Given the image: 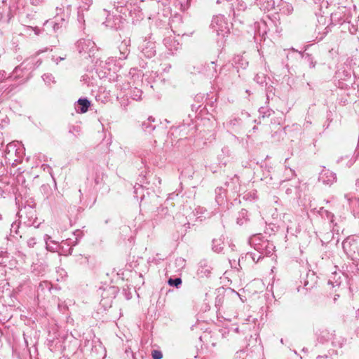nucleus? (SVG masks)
<instances>
[{"instance_id":"3","label":"nucleus","mask_w":359,"mask_h":359,"mask_svg":"<svg viewBox=\"0 0 359 359\" xmlns=\"http://www.w3.org/2000/svg\"><path fill=\"white\" fill-rule=\"evenodd\" d=\"M162 357H163V355L160 351L154 350L152 351L153 359H161Z\"/></svg>"},{"instance_id":"2","label":"nucleus","mask_w":359,"mask_h":359,"mask_svg":"<svg viewBox=\"0 0 359 359\" xmlns=\"http://www.w3.org/2000/svg\"><path fill=\"white\" fill-rule=\"evenodd\" d=\"M181 283H182V280H181V278H175V279L170 278L168 280V284L170 285H175L176 287H178Z\"/></svg>"},{"instance_id":"1","label":"nucleus","mask_w":359,"mask_h":359,"mask_svg":"<svg viewBox=\"0 0 359 359\" xmlns=\"http://www.w3.org/2000/svg\"><path fill=\"white\" fill-rule=\"evenodd\" d=\"M78 103L79 105L81 106V113H86L88 111V107L90 105V102L87 99H79L78 100Z\"/></svg>"}]
</instances>
